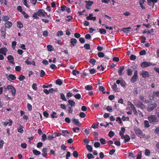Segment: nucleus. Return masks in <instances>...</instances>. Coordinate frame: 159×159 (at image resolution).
<instances>
[{"label":"nucleus","instance_id":"nucleus-1","mask_svg":"<svg viewBox=\"0 0 159 159\" xmlns=\"http://www.w3.org/2000/svg\"><path fill=\"white\" fill-rule=\"evenodd\" d=\"M47 13L45 12L44 10L43 9H39L36 12L34 13L33 15V17L35 19H39L38 16L40 17H46Z\"/></svg>","mask_w":159,"mask_h":159},{"label":"nucleus","instance_id":"nucleus-2","mask_svg":"<svg viewBox=\"0 0 159 159\" xmlns=\"http://www.w3.org/2000/svg\"><path fill=\"white\" fill-rule=\"evenodd\" d=\"M148 120L150 124L155 125L158 124L159 120L155 115H151L148 117Z\"/></svg>","mask_w":159,"mask_h":159},{"label":"nucleus","instance_id":"nucleus-3","mask_svg":"<svg viewBox=\"0 0 159 159\" xmlns=\"http://www.w3.org/2000/svg\"><path fill=\"white\" fill-rule=\"evenodd\" d=\"M134 131L136 135L140 137V138H141V136L143 138H145L146 136L145 134H144L142 131L138 127L135 126L134 127Z\"/></svg>","mask_w":159,"mask_h":159},{"label":"nucleus","instance_id":"nucleus-4","mask_svg":"<svg viewBox=\"0 0 159 159\" xmlns=\"http://www.w3.org/2000/svg\"><path fill=\"white\" fill-rule=\"evenodd\" d=\"M151 65L156 66V64H153L149 61H144L141 64V66L142 68L147 67Z\"/></svg>","mask_w":159,"mask_h":159},{"label":"nucleus","instance_id":"nucleus-5","mask_svg":"<svg viewBox=\"0 0 159 159\" xmlns=\"http://www.w3.org/2000/svg\"><path fill=\"white\" fill-rule=\"evenodd\" d=\"M138 78V71L137 70H136L134 71L133 76L131 77L130 81L132 83H134L137 81Z\"/></svg>","mask_w":159,"mask_h":159},{"label":"nucleus","instance_id":"nucleus-6","mask_svg":"<svg viewBox=\"0 0 159 159\" xmlns=\"http://www.w3.org/2000/svg\"><path fill=\"white\" fill-rule=\"evenodd\" d=\"M140 75L142 76L143 78H148L150 76V74L149 72L146 70H142L140 73Z\"/></svg>","mask_w":159,"mask_h":159},{"label":"nucleus","instance_id":"nucleus-7","mask_svg":"<svg viewBox=\"0 0 159 159\" xmlns=\"http://www.w3.org/2000/svg\"><path fill=\"white\" fill-rule=\"evenodd\" d=\"M157 104L156 103L150 104L148 106V111L149 112L152 111L157 107Z\"/></svg>","mask_w":159,"mask_h":159},{"label":"nucleus","instance_id":"nucleus-8","mask_svg":"<svg viewBox=\"0 0 159 159\" xmlns=\"http://www.w3.org/2000/svg\"><path fill=\"white\" fill-rule=\"evenodd\" d=\"M48 149L44 147L42 149V152H43L42 154L43 157H46L48 155L47 152Z\"/></svg>","mask_w":159,"mask_h":159},{"label":"nucleus","instance_id":"nucleus-9","mask_svg":"<svg viewBox=\"0 0 159 159\" xmlns=\"http://www.w3.org/2000/svg\"><path fill=\"white\" fill-rule=\"evenodd\" d=\"M77 40L75 38H73L71 39L70 46L71 47H73L75 46V44L77 43Z\"/></svg>","mask_w":159,"mask_h":159},{"label":"nucleus","instance_id":"nucleus-10","mask_svg":"<svg viewBox=\"0 0 159 159\" xmlns=\"http://www.w3.org/2000/svg\"><path fill=\"white\" fill-rule=\"evenodd\" d=\"M85 2L86 3V7L88 9H89V7H91L93 3V2L90 1H85Z\"/></svg>","mask_w":159,"mask_h":159},{"label":"nucleus","instance_id":"nucleus-11","mask_svg":"<svg viewBox=\"0 0 159 159\" xmlns=\"http://www.w3.org/2000/svg\"><path fill=\"white\" fill-rule=\"evenodd\" d=\"M7 51V50L6 48H1L0 49V54H2L6 56V52Z\"/></svg>","mask_w":159,"mask_h":159},{"label":"nucleus","instance_id":"nucleus-12","mask_svg":"<svg viewBox=\"0 0 159 159\" xmlns=\"http://www.w3.org/2000/svg\"><path fill=\"white\" fill-rule=\"evenodd\" d=\"M93 14H89V16H87L86 17V19L87 20H93L94 21L96 20V17H92Z\"/></svg>","mask_w":159,"mask_h":159},{"label":"nucleus","instance_id":"nucleus-13","mask_svg":"<svg viewBox=\"0 0 159 159\" xmlns=\"http://www.w3.org/2000/svg\"><path fill=\"white\" fill-rule=\"evenodd\" d=\"M124 66H121L120 67H119V68H118V72L119 75L120 76L122 75V72L124 70Z\"/></svg>","mask_w":159,"mask_h":159},{"label":"nucleus","instance_id":"nucleus-14","mask_svg":"<svg viewBox=\"0 0 159 159\" xmlns=\"http://www.w3.org/2000/svg\"><path fill=\"white\" fill-rule=\"evenodd\" d=\"M72 122L74 123L75 124L78 126H80V124L79 120L76 118H73L72 119Z\"/></svg>","mask_w":159,"mask_h":159},{"label":"nucleus","instance_id":"nucleus-15","mask_svg":"<svg viewBox=\"0 0 159 159\" xmlns=\"http://www.w3.org/2000/svg\"><path fill=\"white\" fill-rule=\"evenodd\" d=\"M129 103L130 104H128L129 106L127 107V109L129 110H130L132 111L135 108V107L131 102H130Z\"/></svg>","mask_w":159,"mask_h":159},{"label":"nucleus","instance_id":"nucleus-16","mask_svg":"<svg viewBox=\"0 0 159 159\" xmlns=\"http://www.w3.org/2000/svg\"><path fill=\"white\" fill-rule=\"evenodd\" d=\"M11 91L12 93V95L13 96H14L16 93V90L15 88L12 86L11 85Z\"/></svg>","mask_w":159,"mask_h":159},{"label":"nucleus","instance_id":"nucleus-17","mask_svg":"<svg viewBox=\"0 0 159 159\" xmlns=\"http://www.w3.org/2000/svg\"><path fill=\"white\" fill-rule=\"evenodd\" d=\"M24 128V126L23 125H20L18 128H17L18 132L19 133H22L23 132L24 130L23 129V128Z\"/></svg>","mask_w":159,"mask_h":159},{"label":"nucleus","instance_id":"nucleus-18","mask_svg":"<svg viewBox=\"0 0 159 159\" xmlns=\"http://www.w3.org/2000/svg\"><path fill=\"white\" fill-rule=\"evenodd\" d=\"M68 102L69 105L70 106V107H73L75 106V103L74 101L71 100H69L68 101Z\"/></svg>","mask_w":159,"mask_h":159},{"label":"nucleus","instance_id":"nucleus-19","mask_svg":"<svg viewBox=\"0 0 159 159\" xmlns=\"http://www.w3.org/2000/svg\"><path fill=\"white\" fill-rule=\"evenodd\" d=\"M62 132L63 134V135L65 137L68 136L67 134H70V132L67 130H62Z\"/></svg>","mask_w":159,"mask_h":159},{"label":"nucleus","instance_id":"nucleus-20","mask_svg":"<svg viewBox=\"0 0 159 159\" xmlns=\"http://www.w3.org/2000/svg\"><path fill=\"white\" fill-rule=\"evenodd\" d=\"M149 122L148 120H145L143 124L144 127L146 128H148L150 126V125L149 124Z\"/></svg>","mask_w":159,"mask_h":159},{"label":"nucleus","instance_id":"nucleus-21","mask_svg":"<svg viewBox=\"0 0 159 159\" xmlns=\"http://www.w3.org/2000/svg\"><path fill=\"white\" fill-rule=\"evenodd\" d=\"M130 140V138L129 135H125V138L124 139V142L126 143L127 142H128Z\"/></svg>","mask_w":159,"mask_h":159},{"label":"nucleus","instance_id":"nucleus-22","mask_svg":"<svg viewBox=\"0 0 159 159\" xmlns=\"http://www.w3.org/2000/svg\"><path fill=\"white\" fill-rule=\"evenodd\" d=\"M86 148L90 152H92L93 148L91 145H88V144H87L86 145Z\"/></svg>","mask_w":159,"mask_h":159},{"label":"nucleus","instance_id":"nucleus-23","mask_svg":"<svg viewBox=\"0 0 159 159\" xmlns=\"http://www.w3.org/2000/svg\"><path fill=\"white\" fill-rule=\"evenodd\" d=\"M60 98H61L64 101H67V99L65 98L64 94L63 93H60Z\"/></svg>","mask_w":159,"mask_h":159},{"label":"nucleus","instance_id":"nucleus-24","mask_svg":"<svg viewBox=\"0 0 159 159\" xmlns=\"http://www.w3.org/2000/svg\"><path fill=\"white\" fill-rule=\"evenodd\" d=\"M85 88L88 90H91L93 89V86L91 85H87L85 86Z\"/></svg>","mask_w":159,"mask_h":159},{"label":"nucleus","instance_id":"nucleus-25","mask_svg":"<svg viewBox=\"0 0 159 159\" xmlns=\"http://www.w3.org/2000/svg\"><path fill=\"white\" fill-rule=\"evenodd\" d=\"M32 151L33 153L35 155H38L41 154V152L36 149L33 150Z\"/></svg>","mask_w":159,"mask_h":159},{"label":"nucleus","instance_id":"nucleus-26","mask_svg":"<svg viewBox=\"0 0 159 159\" xmlns=\"http://www.w3.org/2000/svg\"><path fill=\"white\" fill-rule=\"evenodd\" d=\"M56 83L57 84L61 85L62 84L63 82L61 79H58L56 80Z\"/></svg>","mask_w":159,"mask_h":159},{"label":"nucleus","instance_id":"nucleus-27","mask_svg":"<svg viewBox=\"0 0 159 159\" xmlns=\"http://www.w3.org/2000/svg\"><path fill=\"white\" fill-rule=\"evenodd\" d=\"M10 19L9 17L8 16H3L2 17V20L4 21H7Z\"/></svg>","mask_w":159,"mask_h":159},{"label":"nucleus","instance_id":"nucleus-28","mask_svg":"<svg viewBox=\"0 0 159 159\" xmlns=\"http://www.w3.org/2000/svg\"><path fill=\"white\" fill-rule=\"evenodd\" d=\"M127 75L128 76H131L132 74L133 71L130 68H128L127 70Z\"/></svg>","mask_w":159,"mask_h":159},{"label":"nucleus","instance_id":"nucleus-29","mask_svg":"<svg viewBox=\"0 0 159 159\" xmlns=\"http://www.w3.org/2000/svg\"><path fill=\"white\" fill-rule=\"evenodd\" d=\"M99 31L101 34H104L106 33V30L104 29H100Z\"/></svg>","mask_w":159,"mask_h":159},{"label":"nucleus","instance_id":"nucleus-30","mask_svg":"<svg viewBox=\"0 0 159 159\" xmlns=\"http://www.w3.org/2000/svg\"><path fill=\"white\" fill-rule=\"evenodd\" d=\"M67 109H68V113L70 114H72L73 111V107H70V106L69 107H68Z\"/></svg>","mask_w":159,"mask_h":159},{"label":"nucleus","instance_id":"nucleus-31","mask_svg":"<svg viewBox=\"0 0 159 159\" xmlns=\"http://www.w3.org/2000/svg\"><path fill=\"white\" fill-rule=\"evenodd\" d=\"M145 155L146 156H149L150 155V151L149 149H146L145 150Z\"/></svg>","mask_w":159,"mask_h":159},{"label":"nucleus","instance_id":"nucleus-32","mask_svg":"<svg viewBox=\"0 0 159 159\" xmlns=\"http://www.w3.org/2000/svg\"><path fill=\"white\" fill-rule=\"evenodd\" d=\"M99 90L101 92H102L103 94H105L106 92L104 91L105 90V88L102 86H100L99 88Z\"/></svg>","mask_w":159,"mask_h":159},{"label":"nucleus","instance_id":"nucleus-33","mask_svg":"<svg viewBox=\"0 0 159 159\" xmlns=\"http://www.w3.org/2000/svg\"><path fill=\"white\" fill-rule=\"evenodd\" d=\"M101 143L102 144H105L106 143V140L103 138H100L99 140Z\"/></svg>","mask_w":159,"mask_h":159},{"label":"nucleus","instance_id":"nucleus-34","mask_svg":"<svg viewBox=\"0 0 159 159\" xmlns=\"http://www.w3.org/2000/svg\"><path fill=\"white\" fill-rule=\"evenodd\" d=\"M84 47L87 50H89L90 48V46L88 43L85 44L84 45Z\"/></svg>","mask_w":159,"mask_h":159},{"label":"nucleus","instance_id":"nucleus-35","mask_svg":"<svg viewBox=\"0 0 159 159\" xmlns=\"http://www.w3.org/2000/svg\"><path fill=\"white\" fill-rule=\"evenodd\" d=\"M96 62V61L94 58H92L89 61V62L90 63L93 64V65H94L95 64V63Z\"/></svg>","mask_w":159,"mask_h":159},{"label":"nucleus","instance_id":"nucleus-36","mask_svg":"<svg viewBox=\"0 0 159 159\" xmlns=\"http://www.w3.org/2000/svg\"><path fill=\"white\" fill-rule=\"evenodd\" d=\"M17 26L20 29L23 27V25L22 23L20 21H18Z\"/></svg>","mask_w":159,"mask_h":159},{"label":"nucleus","instance_id":"nucleus-37","mask_svg":"<svg viewBox=\"0 0 159 159\" xmlns=\"http://www.w3.org/2000/svg\"><path fill=\"white\" fill-rule=\"evenodd\" d=\"M153 96L155 97H159V91H154L153 93Z\"/></svg>","mask_w":159,"mask_h":159},{"label":"nucleus","instance_id":"nucleus-38","mask_svg":"<svg viewBox=\"0 0 159 159\" xmlns=\"http://www.w3.org/2000/svg\"><path fill=\"white\" fill-rule=\"evenodd\" d=\"M73 155L75 158H77L78 157V152L76 151H75L73 152Z\"/></svg>","mask_w":159,"mask_h":159},{"label":"nucleus","instance_id":"nucleus-39","mask_svg":"<svg viewBox=\"0 0 159 159\" xmlns=\"http://www.w3.org/2000/svg\"><path fill=\"white\" fill-rule=\"evenodd\" d=\"M27 107L28 109V110L29 111H30L32 110V105L29 103H28L27 104Z\"/></svg>","mask_w":159,"mask_h":159},{"label":"nucleus","instance_id":"nucleus-40","mask_svg":"<svg viewBox=\"0 0 159 159\" xmlns=\"http://www.w3.org/2000/svg\"><path fill=\"white\" fill-rule=\"evenodd\" d=\"M6 28H10V21H8L5 23V24Z\"/></svg>","mask_w":159,"mask_h":159},{"label":"nucleus","instance_id":"nucleus-41","mask_svg":"<svg viewBox=\"0 0 159 159\" xmlns=\"http://www.w3.org/2000/svg\"><path fill=\"white\" fill-rule=\"evenodd\" d=\"M89 71L90 74H93L96 72V70L94 68L90 69L89 70Z\"/></svg>","mask_w":159,"mask_h":159},{"label":"nucleus","instance_id":"nucleus-42","mask_svg":"<svg viewBox=\"0 0 159 159\" xmlns=\"http://www.w3.org/2000/svg\"><path fill=\"white\" fill-rule=\"evenodd\" d=\"M87 157L89 159H92L94 158V157L91 153H89L87 154Z\"/></svg>","mask_w":159,"mask_h":159},{"label":"nucleus","instance_id":"nucleus-43","mask_svg":"<svg viewBox=\"0 0 159 159\" xmlns=\"http://www.w3.org/2000/svg\"><path fill=\"white\" fill-rule=\"evenodd\" d=\"M16 42L15 41H13L12 42V47L14 50L15 49L16 46Z\"/></svg>","mask_w":159,"mask_h":159},{"label":"nucleus","instance_id":"nucleus-44","mask_svg":"<svg viewBox=\"0 0 159 159\" xmlns=\"http://www.w3.org/2000/svg\"><path fill=\"white\" fill-rule=\"evenodd\" d=\"M54 138V136L53 135V134L52 135H49L47 137L48 139L49 140H52Z\"/></svg>","mask_w":159,"mask_h":159},{"label":"nucleus","instance_id":"nucleus-45","mask_svg":"<svg viewBox=\"0 0 159 159\" xmlns=\"http://www.w3.org/2000/svg\"><path fill=\"white\" fill-rule=\"evenodd\" d=\"M122 119L123 121H125V120L129 121V117H125L124 115L122 116Z\"/></svg>","mask_w":159,"mask_h":159},{"label":"nucleus","instance_id":"nucleus-46","mask_svg":"<svg viewBox=\"0 0 159 159\" xmlns=\"http://www.w3.org/2000/svg\"><path fill=\"white\" fill-rule=\"evenodd\" d=\"M75 98L78 99H80L81 98V95L79 93H77L74 95Z\"/></svg>","mask_w":159,"mask_h":159},{"label":"nucleus","instance_id":"nucleus-47","mask_svg":"<svg viewBox=\"0 0 159 159\" xmlns=\"http://www.w3.org/2000/svg\"><path fill=\"white\" fill-rule=\"evenodd\" d=\"M114 132L112 131H110L108 135L111 138L114 136Z\"/></svg>","mask_w":159,"mask_h":159},{"label":"nucleus","instance_id":"nucleus-48","mask_svg":"<svg viewBox=\"0 0 159 159\" xmlns=\"http://www.w3.org/2000/svg\"><path fill=\"white\" fill-rule=\"evenodd\" d=\"M72 74L76 76V74H79L80 73L79 71L77 70H74L72 71Z\"/></svg>","mask_w":159,"mask_h":159},{"label":"nucleus","instance_id":"nucleus-49","mask_svg":"<svg viewBox=\"0 0 159 159\" xmlns=\"http://www.w3.org/2000/svg\"><path fill=\"white\" fill-rule=\"evenodd\" d=\"M129 59L131 60L134 61L136 59V56L134 55H131Z\"/></svg>","mask_w":159,"mask_h":159},{"label":"nucleus","instance_id":"nucleus-50","mask_svg":"<svg viewBox=\"0 0 159 159\" xmlns=\"http://www.w3.org/2000/svg\"><path fill=\"white\" fill-rule=\"evenodd\" d=\"M61 134L60 133L54 132L53 133V135L54 136V138L56 137L60 136Z\"/></svg>","mask_w":159,"mask_h":159},{"label":"nucleus","instance_id":"nucleus-51","mask_svg":"<svg viewBox=\"0 0 159 159\" xmlns=\"http://www.w3.org/2000/svg\"><path fill=\"white\" fill-rule=\"evenodd\" d=\"M116 121L117 122H118L120 124H121L122 123L121 119L120 117H117L116 118Z\"/></svg>","mask_w":159,"mask_h":159},{"label":"nucleus","instance_id":"nucleus-52","mask_svg":"<svg viewBox=\"0 0 159 159\" xmlns=\"http://www.w3.org/2000/svg\"><path fill=\"white\" fill-rule=\"evenodd\" d=\"M141 105H139V108H141L142 110H144L145 109V106L144 105L143 103H140Z\"/></svg>","mask_w":159,"mask_h":159},{"label":"nucleus","instance_id":"nucleus-53","mask_svg":"<svg viewBox=\"0 0 159 159\" xmlns=\"http://www.w3.org/2000/svg\"><path fill=\"white\" fill-rule=\"evenodd\" d=\"M146 52L145 50H142L140 51L139 52L140 55L141 56L145 55L146 54Z\"/></svg>","mask_w":159,"mask_h":159},{"label":"nucleus","instance_id":"nucleus-54","mask_svg":"<svg viewBox=\"0 0 159 159\" xmlns=\"http://www.w3.org/2000/svg\"><path fill=\"white\" fill-rule=\"evenodd\" d=\"M32 89L34 90H37V85L35 83H34L32 86Z\"/></svg>","mask_w":159,"mask_h":159},{"label":"nucleus","instance_id":"nucleus-55","mask_svg":"<svg viewBox=\"0 0 159 159\" xmlns=\"http://www.w3.org/2000/svg\"><path fill=\"white\" fill-rule=\"evenodd\" d=\"M47 48L48 50L49 51H51L53 50V49H52V47L51 45H48L47 46Z\"/></svg>","mask_w":159,"mask_h":159},{"label":"nucleus","instance_id":"nucleus-56","mask_svg":"<svg viewBox=\"0 0 159 159\" xmlns=\"http://www.w3.org/2000/svg\"><path fill=\"white\" fill-rule=\"evenodd\" d=\"M42 140L43 141H44L47 139L46 135L45 134H43L42 135Z\"/></svg>","mask_w":159,"mask_h":159},{"label":"nucleus","instance_id":"nucleus-57","mask_svg":"<svg viewBox=\"0 0 159 159\" xmlns=\"http://www.w3.org/2000/svg\"><path fill=\"white\" fill-rule=\"evenodd\" d=\"M98 56L99 57H103L104 56V54L103 52H100L98 53Z\"/></svg>","mask_w":159,"mask_h":159},{"label":"nucleus","instance_id":"nucleus-58","mask_svg":"<svg viewBox=\"0 0 159 159\" xmlns=\"http://www.w3.org/2000/svg\"><path fill=\"white\" fill-rule=\"evenodd\" d=\"M66 6L63 5V6H61V9H60V11H66Z\"/></svg>","mask_w":159,"mask_h":159},{"label":"nucleus","instance_id":"nucleus-59","mask_svg":"<svg viewBox=\"0 0 159 159\" xmlns=\"http://www.w3.org/2000/svg\"><path fill=\"white\" fill-rule=\"evenodd\" d=\"M63 33L62 31L61 30H59L58 31L57 33V36H62L63 35Z\"/></svg>","mask_w":159,"mask_h":159},{"label":"nucleus","instance_id":"nucleus-60","mask_svg":"<svg viewBox=\"0 0 159 159\" xmlns=\"http://www.w3.org/2000/svg\"><path fill=\"white\" fill-rule=\"evenodd\" d=\"M84 132L86 134L88 135L90 133V129L88 128L86 129L84 131Z\"/></svg>","mask_w":159,"mask_h":159},{"label":"nucleus","instance_id":"nucleus-61","mask_svg":"<svg viewBox=\"0 0 159 159\" xmlns=\"http://www.w3.org/2000/svg\"><path fill=\"white\" fill-rule=\"evenodd\" d=\"M40 72V76L42 77H43L45 75V72L43 70H41Z\"/></svg>","mask_w":159,"mask_h":159},{"label":"nucleus","instance_id":"nucleus-62","mask_svg":"<svg viewBox=\"0 0 159 159\" xmlns=\"http://www.w3.org/2000/svg\"><path fill=\"white\" fill-rule=\"evenodd\" d=\"M43 35L45 37H46L48 35V32L47 30L44 31L43 33Z\"/></svg>","mask_w":159,"mask_h":159},{"label":"nucleus","instance_id":"nucleus-63","mask_svg":"<svg viewBox=\"0 0 159 159\" xmlns=\"http://www.w3.org/2000/svg\"><path fill=\"white\" fill-rule=\"evenodd\" d=\"M25 79V76L22 75H20V76L18 78L19 80L20 81L24 80Z\"/></svg>","mask_w":159,"mask_h":159},{"label":"nucleus","instance_id":"nucleus-64","mask_svg":"<svg viewBox=\"0 0 159 159\" xmlns=\"http://www.w3.org/2000/svg\"><path fill=\"white\" fill-rule=\"evenodd\" d=\"M106 109L110 112H111L113 111L112 109L111 106H108L106 108Z\"/></svg>","mask_w":159,"mask_h":159}]
</instances>
